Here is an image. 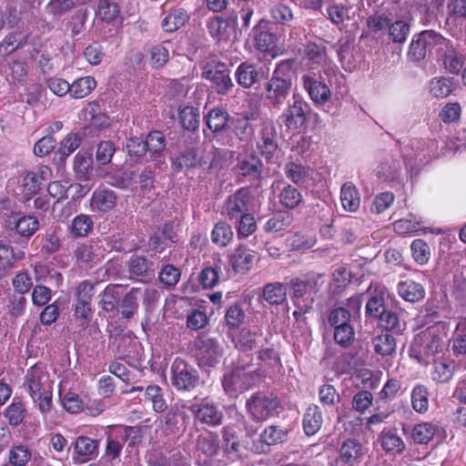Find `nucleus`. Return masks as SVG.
Returning <instances> with one entry per match:
<instances>
[{
  "label": "nucleus",
  "mask_w": 466,
  "mask_h": 466,
  "mask_svg": "<svg viewBox=\"0 0 466 466\" xmlns=\"http://www.w3.org/2000/svg\"><path fill=\"white\" fill-rule=\"evenodd\" d=\"M143 294L145 300L149 302L151 299H156L157 291L155 289H146L142 291L139 288H132L127 293H123L118 305L120 308L119 312L123 319H130L134 317L138 309V300Z\"/></svg>",
  "instance_id": "f8f14e48"
},
{
  "label": "nucleus",
  "mask_w": 466,
  "mask_h": 466,
  "mask_svg": "<svg viewBox=\"0 0 466 466\" xmlns=\"http://www.w3.org/2000/svg\"><path fill=\"white\" fill-rule=\"evenodd\" d=\"M96 86V82L92 76L80 77L70 85V95L75 98H83L89 95Z\"/></svg>",
  "instance_id": "603ef678"
},
{
  "label": "nucleus",
  "mask_w": 466,
  "mask_h": 466,
  "mask_svg": "<svg viewBox=\"0 0 466 466\" xmlns=\"http://www.w3.org/2000/svg\"><path fill=\"white\" fill-rule=\"evenodd\" d=\"M124 286L120 284H109L100 293L99 304L102 309L112 312L118 308L120 299L123 296Z\"/></svg>",
  "instance_id": "393cba45"
},
{
  "label": "nucleus",
  "mask_w": 466,
  "mask_h": 466,
  "mask_svg": "<svg viewBox=\"0 0 466 466\" xmlns=\"http://www.w3.org/2000/svg\"><path fill=\"white\" fill-rule=\"evenodd\" d=\"M146 400L152 402V408L156 412H164L167 404L163 396V390L158 385H149L145 390Z\"/></svg>",
  "instance_id": "4d7b16f0"
},
{
  "label": "nucleus",
  "mask_w": 466,
  "mask_h": 466,
  "mask_svg": "<svg viewBox=\"0 0 466 466\" xmlns=\"http://www.w3.org/2000/svg\"><path fill=\"white\" fill-rule=\"evenodd\" d=\"M59 400L64 409L70 413H77L83 410V400L80 396L71 390H59Z\"/></svg>",
  "instance_id": "680f3d73"
},
{
  "label": "nucleus",
  "mask_w": 466,
  "mask_h": 466,
  "mask_svg": "<svg viewBox=\"0 0 466 466\" xmlns=\"http://www.w3.org/2000/svg\"><path fill=\"white\" fill-rule=\"evenodd\" d=\"M120 9L118 3L115 0H99L96 15L98 19L110 23L117 18Z\"/></svg>",
  "instance_id": "a18cd8bd"
},
{
  "label": "nucleus",
  "mask_w": 466,
  "mask_h": 466,
  "mask_svg": "<svg viewBox=\"0 0 466 466\" xmlns=\"http://www.w3.org/2000/svg\"><path fill=\"white\" fill-rule=\"evenodd\" d=\"M294 221L292 213L285 210H279L273 214V216L264 225V231L267 233H277L289 228Z\"/></svg>",
  "instance_id": "c85d7f7f"
},
{
  "label": "nucleus",
  "mask_w": 466,
  "mask_h": 466,
  "mask_svg": "<svg viewBox=\"0 0 466 466\" xmlns=\"http://www.w3.org/2000/svg\"><path fill=\"white\" fill-rule=\"evenodd\" d=\"M292 77L291 61L278 64L265 86V100L270 107L279 109L285 104L291 93Z\"/></svg>",
  "instance_id": "f257e3e1"
},
{
  "label": "nucleus",
  "mask_w": 466,
  "mask_h": 466,
  "mask_svg": "<svg viewBox=\"0 0 466 466\" xmlns=\"http://www.w3.org/2000/svg\"><path fill=\"white\" fill-rule=\"evenodd\" d=\"M381 372L375 374L367 368H360L355 370L353 383L356 387H362L365 390L375 389L380 384Z\"/></svg>",
  "instance_id": "c9c22d12"
},
{
  "label": "nucleus",
  "mask_w": 466,
  "mask_h": 466,
  "mask_svg": "<svg viewBox=\"0 0 466 466\" xmlns=\"http://www.w3.org/2000/svg\"><path fill=\"white\" fill-rule=\"evenodd\" d=\"M263 298L271 305H279L286 300L287 289L279 282L268 283L263 289Z\"/></svg>",
  "instance_id": "a19ab883"
},
{
  "label": "nucleus",
  "mask_w": 466,
  "mask_h": 466,
  "mask_svg": "<svg viewBox=\"0 0 466 466\" xmlns=\"http://www.w3.org/2000/svg\"><path fill=\"white\" fill-rule=\"evenodd\" d=\"M268 21L260 19L252 28L251 34L258 50L266 52L274 46L276 36L268 31Z\"/></svg>",
  "instance_id": "bb28decb"
},
{
  "label": "nucleus",
  "mask_w": 466,
  "mask_h": 466,
  "mask_svg": "<svg viewBox=\"0 0 466 466\" xmlns=\"http://www.w3.org/2000/svg\"><path fill=\"white\" fill-rule=\"evenodd\" d=\"M77 0H50L45 6L46 13L57 21L60 17L76 6Z\"/></svg>",
  "instance_id": "37998d69"
},
{
  "label": "nucleus",
  "mask_w": 466,
  "mask_h": 466,
  "mask_svg": "<svg viewBox=\"0 0 466 466\" xmlns=\"http://www.w3.org/2000/svg\"><path fill=\"white\" fill-rule=\"evenodd\" d=\"M94 222L90 216L80 214L74 218L70 226V232L76 238L86 237L92 230Z\"/></svg>",
  "instance_id": "de8ad7c7"
},
{
  "label": "nucleus",
  "mask_w": 466,
  "mask_h": 466,
  "mask_svg": "<svg viewBox=\"0 0 466 466\" xmlns=\"http://www.w3.org/2000/svg\"><path fill=\"white\" fill-rule=\"evenodd\" d=\"M373 345L376 353L382 356L390 355L395 351L396 341L392 335L384 333L373 339Z\"/></svg>",
  "instance_id": "e2e57ef3"
},
{
  "label": "nucleus",
  "mask_w": 466,
  "mask_h": 466,
  "mask_svg": "<svg viewBox=\"0 0 466 466\" xmlns=\"http://www.w3.org/2000/svg\"><path fill=\"white\" fill-rule=\"evenodd\" d=\"M438 430L439 427L432 422H422L413 428L412 438L417 443H428L432 440Z\"/></svg>",
  "instance_id": "864d4df0"
},
{
  "label": "nucleus",
  "mask_w": 466,
  "mask_h": 466,
  "mask_svg": "<svg viewBox=\"0 0 466 466\" xmlns=\"http://www.w3.org/2000/svg\"><path fill=\"white\" fill-rule=\"evenodd\" d=\"M422 225L423 221L421 218H418L414 215L410 214L408 218L395 221L393 223V229L399 234L405 235L423 229Z\"/></svg>",
  "instance_id": "09e8293b"
},
{
  "label": "nucleus",
  "mask_w": 466,
  "mask_h": 466,
  "mask_svg": "<svg viewBox=\"0 0 466 466\" xmlns=\"http://www.w3.org/2000/svg\"><path fill=\"white\" fill-rule=\"evenodd\" d=\"M303 200L299 189L291 185L284 187L279 194V203L288 209H294Z\"/></svg>",
  "instance_id": "5fc2aeb1"
},
{
  "label": "nucleus",
  "mask_w": 466,
  "mask_h": 466,
  "mask_svg": "<svg viewBox=\"0 0 466 466\" xmlns=\"http://www.w3.org/2000/svg\"><path fill=\"white\" fill-rule=\"evenodd\" d=\"M377 174L383 181L394 182L401 176V166L398 159L387 158L378 167Z\"/></svg>",
  "instance_id": "f704fd0d"
},
{
  "label": "nucleus",
  "mask_w": 466,
  "mask_h": 466,
  "mask_svg": "<svg viewBox=\"0 0 466 466\" xmlns=\"http://www.w3.org/2000/svg\"><path fill=\"white\" fill-rule=\"evenodd\" d=\"M75 256L80 267L91 268L103 260L105 249L97 244L81 245L76 249Z\"/></svg>",
  "instance_id": "a211bd4d"
},
{
  "label": "nucleus",
  "mask_w": 466,
  "mask_h": 466,
  "mask_svg": "<svg viewBox=\"0 0 466 466\" xmlns=\"http://www.w3.org/2000/svg\"><path fill=\"white\" fill-rule=\"evenodd\" d=\"M202 77L211 82V86L218 95H227L234 87L230 71L224 63H208L204 67Z\"/></svg>",
  "instance_id": "423d86ee"
},
{
  "label": "nucleus",
  "mask_w": 466,
  "mask_h": 466,
  "mask_svg": "<svg viewBox=\"0 0 466 466\" xmlns=\"http://www.w3.org/2000/svg\"><path fill=\"white\" fill-rule=\"evenodd\" d=\"M238 20V15L236 14H230L228 17L223 16H214L208 20L207 27L208 29L209 34L214 37H218L223 35L228 27L231 25H235Z\"/></svg>",
  "instance_id": "e433bc0d"
},
{
  "label": "nucleus",
  "mask_w": 466,
  "mask_h": 466,
  "mask_svg": "<svg viewBox=\"0 0 466 466\" xmlns=\"http://www.w3.org/2000/svg\"><path fill=\"white\" fill-rule=\"evenodd\" d=\"M189 19L183 8L171 10L162 20L161 27L167 33H173L183 26Z\"/></svg>",
  "instance_id": "473e14b6"
},
{
  "label": "nucleus",
  "mask_w": 466,
  "mask_h": 466,
  "mask_svg": "<svg viewBox=\"0 0 466 466\" xmlns=\"http://www.w3.org/2000/svg\"><path fill=\"white\" fill-rule=\"evenodd\" d=\"M180 277V270L171 264L165 265L158 274L159 281L167 289L174 288Z\"/></svg>",
  "instance_id": "774afa93"
},
{
  "label": "nucleus",
  "mask_w": 466,
  "mask_h": 466,
  "mask_svg": "<svg viewBox=\"0 0 466 466\" xmlns=\"http://www.w3.org/2000/svg\"><path fill=\"white\" fill-rule=\"evenodd\" d=\"M310 113V106L307 101L299 95H293L292 102H289L288 106L280 116V119L285 127L289 130L300 128L308 119V114Z\"/></svg>",
  "instance_id": "39448f33"
},
{
  "label": "nucleus",
  "mask_w": 466,
  "mask_h": 466,
  "mask_svg": "<svg viewBox=\"0 0 466 466\" xmlns=\"http://www.w3.org/2000/svg\"><path fill=\"white\" fill-rule=\"evenodd\" d=\"M380 440L382 448L388 452L400 453L405 449L403 440L396 432L390 430L382 431Z\"/></svg>",
  "instance_id": "c03bdc74"
},
{
  "label": "nucleus",
  "mask_w": 466,
  "mask_h": 466,
  "mask_svg": "<svg viewBox=\"0 0 466 466\" xmlns=\"http://www.w3.org/2000/svg\"><path fill=\"white\" fill-rule=\"evenodd\" d=\"M445 324L439 322L420 332L414 339V345H420L427 355H434L442 350L446 337Z\"/></svg>",
  "instance_id": "6e6552de"
},
{
  "label": "nucleus",
  "mask_w": 466,
  "mask_h": 466,
  "mask_svg": "<svg viewBox=\"0 0 466 466\" xmlns=\"http://www.w3.org/2000/svg\"><path fill=\"white\" fill-rule=\"evenodd\" d=\"M206 164L207 162L204 157L199 155L198 149L191 147L181 152L172 160V168L176 172H180L201 167Z\"/></svg>",
  "instance_id": "aec40b11"
},
{
  "label": "nucleus",
  "mask_w": 466,
  "mask_h": 466,
  "mask_svg": "<svg viewBox=\"0 0 466 466\" xmlns=\"http://www.w3.org/2000/svg\"><path fill=\"white\" fill-rule=\"evenodd\" d=\"M194 414L196 420L211 427L218 426L223 420V412L219 408L208 399H201L199 402H194L187 406Z\"/></svg>",
  "instance_id": "9b49d317"
},
{
  "label": "nucleus",
  "mask_w": 466,
  "mask_h": 466,
  "mask_svg": "<svg viewBox=\"0 0 466 466\" xmlns=\"http://www.w3.org/2000/svg\"><path fill=\"white\" fill-rule=\"evenodd\" d=\"M410 32V25L407 19L396 20L389 26V36L395 43H404Z\"/></svg>",
  "instance_id": "13d9d810"
},
{
  "label": "nucleus",
  "mask_w": 466,
  "mask_h": 466,
  "mask_svg": "<svg viewBox=\"0 0 466 466\" xmlns=\"http://www.w3.org/2000/svg\"><path fill=\"white\" fill-rule=\"evenodd\" d=\"M403 157L407 167L418 168L431 159L430 150L425 148L424 143L416 142L404 147Z\"/></svg>",
  "instance_id": "f3484780"
},
{
  "label": "nucleus",
  "mask_w": 466,
  "mask_h": 466,
  "mask_svg": "<svg viewBox=\"0 0 466 466\" xmlns=\"http://www.w3.org/2000/svg\"><path fill=\"white\" fill-rule=\"evenodd\" d=\"M28 35L19 32L14 31L7 35L3 42L0 44V54L7 56L18 48L24 46L27 43Z\"/></svg>",
  "instance_id": "58836bf2"
},
{
  "label": "nucleus",
  "mask_w": 466,
  "mask_h": 466,
  "mask_svg": "<svg viewBox=\"0 0 466 466\" xmlns=\"http://www.w3.org/2000/svg\"><path fill=\"white\" fill-rule=\"evenodd\" d=\"M301 79L303 87L307 90L315 106H321L329 101L331 92L325 83L310 75H304Z\"/></svg>",
  "instance_id": "4468645a"
},
{
  "label": "nucleus",
  "mask_w": 466,
  "mask_h": 466,
  "mask_svg": "<svg viewBox=\"0 0 466 466\" xmlns=\"http://www.w3.org/2000/svg\"><path fill=\"white\" fill-rule=\"evenodd\" d=\"M25 258L23 251H15L13 247L0 242V279L15 268L17 261Z\"/></svg>",
  "instance_id": "a878e982"
},
{
  "label": "nucleus",
  "mask_w": 466,
  "mask_h": 466,
  "mask_svg": "<svg viewBox=\"0 0 466 466\" xmlns=\"http://www.w3.org/2000/svg\"><path fill=\"white\" fill-rule=\"evenodd\" d=\"M438 57L450 74H459L466 62V56L451 40H449L448 44L444 46Z\"/></svg>",
  "instance_id": "ddd939ff"
},
{
  "label": "nucleus",
  "mask_w": 466,
  "mask_h": 466,
  "mask_svg": "<svg viewBox=\"0 0 466 466\" xmlns=\"http://www.w3.org/2000/svg\"><path fill=\"white\" fill-rule=\"evenodd\" d=\"M249 363L242 364L238 360L236 367L224 375L222 385L227 393L245 391L260 381L263 371L259 368L249 370Z\"/></svg>",
  "instance_id": "f03ea898"
},
{
  "label": "nucleus",
  "mask_w": 466,
  "mask_h": 466,
  "mask_svg": "<svg viewBox=\"0 0 466 466\" xmlns=\"http://www.w3.org/2000/svg\"><path fill=\"white\" fill-rule=\"evenodd\" d=\"M289 245L292 250L306 251L316 244V238L313 235L296 232L289 238Z\"/></svg>",
  "instance_id": "338daca9"
},
{
  "label": "nucleus",
  "mask_w": 466,
  "mask_h": 466,
  "mask_svg": "<svg viewBox=\"0 0 466 466\" xmlns=\"http://www.w3.org/2000/svg\"><path fill=\"white\" fill-rule=\"evenodd\" d=\"M397 292L402 299L410 303L422 300L426 293L420 283L410 279L399 281L397 284Z\"/></svg>",
  "instance_id": "4be33fe9"
},
{
  "label": "nucleus",
  "mask_w": 466,
  "mask_h": 466,
  "mask_svg": "<svg viewBox=\"0 0 466 466\" xmlns=\"http://www.w3.org/2000/svg\"><path fill=\"white\" fill-rule=\"evenodd\" d=\"M178 121L187 131H196L199 127V111L194 106H184L178 109Z\"/></svg>",
  "instance_id": "ea45409f"
},
{
  "label": "nucleus",
  "mask_w": 466,
  "mask_h": 466,
  "mask_svg": "<svg viewBox=\"0 0 466 466\" xmlns=\"http://www.w3.org/2000/svg\"><path fill=\"white\" fill-rule=\"evenodd\" d=\"M254 258V251L239 246L230 255L229 262L235 272L245 274L251 269Z\"/></svg>",
  "instance_id": "5701e85b"
},
{
  "label": "nucleus",
  "mask_w": 466,
  "mask_h": 466,
  "mask_svg": "<svg viewBox=\"0 0 466 466\" xmlns=\"http://www.w3.org/2000/svg\"><path fill=\"white\" fill-rule=\"evenodd\" d=\"M132 180L140 186L142 190H149L154 187L155 173L150 167L131 173Z\"/></svg>",
  "instance_id": "69168bd1"
},
{
  "label": "nucleus",
  "mask_w": 466,
  "mask_h": 466,
  "mask_svg": "<svg viewBox=\"0 0 466 466\" xmlns=\"http://www.w3.org/2000/svg\"><path fill=\"white\" fill-rule=\"evenodd\" d=\"M235 77L238 84L244 88H249L259 81V74L256 66L248 63H242L238 66Z\"/></svg>",
  "instance_id": "2f4dec72"
},
{
  "label": "nucleus",
  "mask_w": 466,
  "mask_h": 466,
  "mask_svg": "<svg viewBox=\"0 0 466 466\" xmlns=\"http://www.w3.org/2000/svg\"><path fill=\"white\" fill-rule=\"evenodd\" d=\"M9 222L14 225L16 233L25 238L33 236L39 228L37 218L33 216H23L20 218L11 216Z\"/></svg>",
  "instance_id": "c756f323"
},
{
  "label": "nucleus",
  "mask_w": 466,
  "mask_h": 466,
  "mask_svg": "<svg viewBox=\"0 0 466 466\" xmlns=\"http://www.w3.org/2000/svg\"><path fill=\"white\" fill-rule=\"evenodd\" d=\"M323 419L319 408L316 405L309 406L303 417V429L308 436L317 433L322 425Z\"/></svg>",
  "instance_id": "72a5a7b5"
},
{
  "label": "nucleus",
  "mask_w": 466,
  "mask_h": 466,
  "mask_svg": "<svg viewBox=\"0 0 466 466\" xmlns=\"http://www.w3.org/2000/svg\"><path fill=\"white\" fill-rule=\"evenodd\" d=\"M309 168L301 164L289 162L285 166V174L294 184L302 186L309 177Z\"/></svg>",
  "instance_id": "6e6d98bb"
},
{
  "label": "nucleus",
  "mask_w": 466,
  "mask_h": 466,
  "mask_svg": "<svg viewBox=\"0 0 466 466\" xmlns=\"http://www.w3.org/2000/svg\"><path fill=\"white\" fill-rule=\"evenodd\" d=\"M288 431L279 426L270 425L264 429L259 435V442L267 446L282 443L287 440Z\"/></svg>",
  "instance_id": "79ce46f5"
},
{
  "label": "nucleus",
  "mask_w": 466,
  "mask_h": 466,
  "mask_svg": "<svg viewBox=\"0 0 466 466\" xmlns=\"http://www.w3.org/2000/svg\"><path fill=\"white\" fill-rule=\"evenodd\" d=\"M410 399L411 406L415 411L424 413L428 410L429 391L424 385H416L411 390Z\"/></svg>",
  "instance_id": "49530a36"
},
{
  "label": "nucleus",
  "mask_w": 466,
  "mask_h": 466,
  "mask_svg": "<svg viewBox=\"0 0 466 466\" xmlns=\"http://www.w3.org/2000/svg\"><path fill=\"white\" fill-rule=\"evenodd\" d=\"M26 408L23 401L14 400L4 410V416L12 427L21 425L26 417Z\"/></svg>",
  "instance_id": "4c0bfd02"
},
{
  "label": "nucleus",
  "mask_w": 466,
  "mask_h": 466,
  "mask_svg": "<svg viewBox=\"0 0 466 466\" xmlns=\"http://www.w3.org/2000/svg\"><path fill=\"white\" fill-rule=\"evenodd\" d=\"M263 331L258 327H244L233 338L235 348L247 352L260 346Z\"/></svg>",
  "instance_id": "2eb2a0df"
},
{
  "label": "nucleus",
  "mask_w": 466,
  "mask_h": 466,
  "mask_svg": "<svg viewBox=\"0 0 466 466\" xmlns=\"http://www.w3.org/2000/svg\"><path fill=\"white\" fill-rule=\"evenodd\" d=\"M205 120L213 133L222 132L228 127L229 114L225 108L217 106L208 111Z\"/></svg>",
  "instance_id": "cd10ccee"
},
{
  "label": "nucleus",
  "mask_w": 466,
  "mask_h": 466,
  "mask_svg": "<svg viewBox=\"0 0 466 466\" xmlns=\"http://www.w3.org/2000/svg\"><path fill=\"white\" fill-rule=\"evenodd\" d=\"M73 460L84 462L96 457L98 453V441L86 436H79L74 444Z\"/></svg>",
  "instance_id": "412c9836"
},
{
  "label": "nucleus",
  "mask_w": 466,
  "mask_h": 466,
  "mask_svg": "<svg viewBox=\"0 0 466 466\" xmlns=\"http://www.w3.org/2000/svg\"><path fill=\"white\" fill-rule=\"evenodd\" d=\"M198 371L186 360L176 358L171 365V383L177 390L191 391L198 386Z\"/></svg>",
  "instance_id": "20e7f679"
},
{
  "label": "nucleus",
  "mask_w": 466,
  "mask_h": 466,
  "mask_svg": "<svg viewBox=\"0 0 466 466\" xmlns=\"http://www.w3.org/2000/svg\"><path fill=\"white\" fill-rule=\"evenodd\" d=\"M279 147L278 131L272 121L263 123L260 130V141L258 143V148L262 156L270 159Z\"/></svg>",
  "instance_id": "dca6fc26"
},
{
  "label": "nucleus",
  "mask_w": 466,
  "mask_h": 466,
  "mask_svg": "<svg viewBox=\"0 0 466 466\" xmlns=\"http://www.w3.org/2000/svg\"><path fill=\"white\" fill-rule=\"evenodd\" d=\"M196 345L198 348L197 358L199 366L213 367L218 362L222 350L216 339L210 338L203 333L198 337Z\"/></svg>",
  "instance_id": "9d476101"
},
{
  "label": "nucleus",
  "mask_w": 466,
  "mask_h": 466,
  "mask_svg": "<svg viewBox=\"0 0 466 466\" xmlns=\"http://www.w3.org/2000/svg\"><path fill=\"white\" fill-rule=\"evenodd\" d=\"M453 89V83L451 78L439 76L432 78L429 83L430 93L437 98L447 97Z\"/></svg>",
  "instance_id": "8fccbe9b"
},
{
  "label": "nucleus",
  "mask_w": 466,
  "mask_h": 466,
  "mask_svg": "<svg viewBox=\"0 0 466 466\" xmlns=\"http://www.w3.org/2000/svg\"><path fill=\"white\" fill-rule=\"evenodd\" d=\"M25 381L30 396L40 394L41 391L51 389L50 386L47 385L48 380L46 373L44 371L43 368L38 365H35L27 370Z\"/></svg>",
  "instance_id": "6ab92c4d"
},
{
  "label": "nucleus",
  "mask_w": 466,
  "mask_h": 466,
  "mask_svg": "<svg viewBox=\"0 0 466 466\" xmlns=\"http://www.w3.org/2000/svg\"><path fill=\"white\" fill-rule=\"evenodd\" d=\"M127 265L128 271L132 275L145 279L154 276V263L144 256H132Z\"/></svg>",
  "instance_id": "7c9ffc66"
},
{
  "label": "nucleus",
  "mask_w": 466,
  "mask_h": 466,
  "mask_svg": "<svg viewBox=\"0 0 466 466\" xmlns=\"http://www.w3.org/2000/svg\"><path fill=\"white\" fill-rule=\"evenodd\" d=\"M420 33L423 37L422 40L425 41L430 52L435 50L437 56L440 54V52L443 49L444 46H446V44H448L450 40L444 37L440 33L433 30H424Z\"/></svg>",
  "instance_id": "0e129e2a"
},
{
  "label": "nucleus",
  "mask_w": 466,
  "mask_h": 466,
  "mask_svg": "<svg viewBox=\"0 0 466 466\" xmlns=\"http://www.w3.org/2000/svg\"><path fill=\"white\" fill-rule=\"evenodd\" d=\"M234 233L231 226L227 222H218L211 233L212 242L219 247H226L233 238Z\"/></svg>",
  "instance_id": "3c124183"
},
{
  "label": "nucleus",
  "mask_w": 466,
  "mask_h": 466,
  "mask_svg": "<svg viewBox=\"0 0 466 466\" xmlns=\"http://www.w3.org/2000/svg\"><path fill=\"white\" fill-rule=\"evenodd\" d=\"M422 39L421 33L413 35L407 54L411 61H420L426 57L428 53H431L425 41Z\"/></svg>",
  "instance_id": "052dcab7"
},
{
  "label": "nucleus",
  "mask_w": 466,
  "mask_h": 466,
  "mask_svg": "<svg viewBox=\"0 0 466 466\" xmlns=\"http://www.w3.org/2000/svg\"><path fill=\"white\" fill-rule=\"evenodd\" d=\"M116 200L117 196L113 190L98 188L92 195L90 207L94 211L107 212L116 207Z\"/></svg>",
  "instance_id": "b1692460"
},
{
  "label": "nucleus",
  "mask_w": 466,
  "mask_h": 466,
  "mask_svg": "<svg viewBox=\"0 0 466 466\" xmlns=\"http://www.w3.org/2000/svg\"><path fill=\"white\" fill-rule=\"evenodd\" d=\"M250 199L251 196L248 188L238 189L225 200L222 214L230 221L238 220V218L249 212L248 204Z\"/></svg>",
  "instance_id": "1a4fd4ad"
},
{
  "label": "nucleus",
  "mask_w": 466,
  "mask_h": 466,
  "mask_svg": "<svg viewBox=\"0 0 466 466\" xmlns=\"http://www.w3.org/2000/svg\"><path fill=\"white\" fill-rule=\"evenodd\" d=\"M454 363L452 361L439 360L433 364L432 379L435 381L445 383L453 376Z\"/></svg>",
  "instance_id": "bf43d9fd"
},
{
  "label": "nucleus",
  "mask_w": 466,
  "mask_h": 466,
  "mask_svg": "<svg viewBox=\"0 0 466 466\" xmlns=\"http://www.w3.org/2000/svg\"><path fill=\"white\" fill-rule=\"evenodd\" d=\"M246 407L252 420L265 421L279 413L280 400L273 392L258 391L247 400Z\"/></svg>",
  "instance_id": "7ed1b4c3"
},
{
  "label": "nucleus",
  "mask_w": 466,
  "mask_h": 466,
  "mask_svg": "<svg viewBox=\"0 0 466 466\" xmlns=\"http://www.w3.org/2000/svg\"><path fill=\"white\" fill-rule=\"evenodd\" d=\"M264 170V165L259 157L252 152L239 156L233 171L241 182H255L260 180Z\"/></svg>",
  "instance_id": "0eeeda50"
}]
</instances>
